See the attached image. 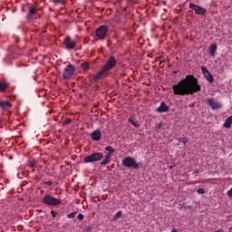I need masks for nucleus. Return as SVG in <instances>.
I'll return each instance as SVG.
<instances>
[{
	"mask_svg": "<svg viewBox=\"0 0 232 232\" xmlns=\"http://www.w3.org/2000/svg\"><path fill=\"white\" fill-rule=\"evenodd\" d=\"M44 184L45 186H53V182H52V181H45V182H44Z\"/></svg>",
	"mask_w": 232,
	"mask_h": 232,
	"instance_id": "obj_29",
	"label": "nucleus"
},
{
	"mask_svg": "<svg viewBox=\"0 0 232 232\" xmlns=\"http://www.w3.org/2000/svg\"><path fill=\"white\" fill-rule=\"evenodd\" d=\"M51 213H52V215H53V217H56V215H57V212H55V211H51Z\"/></svg>",
	"mask_w": 232,
	"mask_h": 232,
	"instance_id": "obj_35",
	"label": "nucleus"
},
{
	"mask_svg": "<svg viewBox=\"0 0 232 232\" xmlns=\"http://www.w3.org/2000/svg\"><path fill=\"white\" fill-rule=\"evenodd\" d=\"M189 8L194 9L195 14H197L198 15H204L206 14V8L200 5H197L195 4H189Z\"/></svg>",
	"mask_w": 232,
	"mask_h": 232,
	"instance_id": "obj_12",
	"label": "nucleus"
},
{
	"mask_svg": "<svg viewBox=\"0 0 232 232\" xmlns=\"http://www.w3.org/2000/svg\"><path fill=\"white\" fill-rule=\"evenodd\" d=\"M111 158V154H110V153H107V154L104 156V159H107L108 160H110Z\"/></svg>",
	"mask_w": 232,
	"mask_h": 232,
	"instance_id": "obj_32",
	"label": "nucleus"
},
{
	"mask_svg": "<svg viewBox=\"0 0 232 232\" xmlns=\"http://www.w3.org/2000/svg\"><path fill=\"white\" fill-rule=\"evenodd\" d=\"M27 19L29 21H34V19H39L41 15L39 14V9L35 6H31L27 13Z\"/></svg>",
	"mask_w": 232,
	"mask_h": 232,
	"instance_id": "obj_8",
	"label": "nucleus"
},
{
	"mask_svg": "<svg viewBox=\"0 0 232 232\" xmlns=\"http://www.w3.org/2000/svg\"><path fill=\"white\" fill-rule=\"evenodd\" d=\"M51 3H53V5H63L64 3V0H51Z\"/></svg>",
	"mask_w": 232,
	"mask_h": 232,
	"instance_id": "obj_24",
	"label": "nucleus"
},
{
	"mask_svg": "<svg viewBox=\"0 0 232 232\" xmlns=\"http://www.w3.org/2000/svg\"><path fill=\"white\" fill-rule=\"evenodd\" d=\"M105 150L108 151V153H109L110 155H113V153H115V150H114L113 148H111V146H107V147L105 148Z\"/></svg>",
	"mask_w": 232,
	"mask_h": 232,
	"instance_id": "obj_22",
	"label": "nucleus"
},
{
	"mask_svg": "<svg viewBox=\"0 0 232 232\" xmlns=\"http://www.w3.org/2000/svg\"><path fill=\"white\" fill-rule=\"evenodd\" d=\"M10 86V83H8L6 81H0V92H6V89H8Z\"/></svg>",
	"mask_w": 232,
	"mask_h": 232,
	"instance_id": "obj_16",
	"label": "nucleus"
},
{
	"mask_svg": "<svg viewBox=\"0 0 232 232\" xmlns=\"http://www.w3.org/2000/svg\"><path fill=\"white\" fill-rule=\"evenodd\" d=\"M171 232H178V231H177V229L174 228Z\"/></svg>",
	"mask_w": 232,
	"mask_h": 232,
	"instance_id": "obj_37",
	"label": "nucleus"
},
{
	"mask_svg": "<svg viewBox=\"0 0 232 232\" xmlns=\"http://www.w3.org/2000/svg\"><path fill=\"white\" fill-rule=\"evenodd\" d=\"M43 204L44 206H51L53 208H57V206H60L61 200L57 198H54L53 196L50 194H46L42 198Z\"/></svg>",
	"mask_w": 232,
	"mask_h": 232,
	"instance_id": "obj_2",
	"label": "nucleus"
},
{
	"mask_svg": "<svg viewBox=\"0 0 232 232\" xmlns=\"http://www.w3.org/2000/svg\"><path fill=\"white\" fill-rule=\"evenodd\" d=\"M201 72H202L206 81H208L210 83L214 82L215 79L213 78V75L211 74V72H209V70H208V68L206 66L201 67Z\"/></svg>",
	"mask_w": 232,
	"mask_h": 232,
	"instance_id": "obj_11",
	"label": "nucleus"
},
{
	"mask_svg": "<svg viewBox=\"0 0 232 232\" xmlns=\"http://www.w3.org/2000/svg\"><path fill=\"white\" fill-rule=\"evenodd\" d=\"M104 158V154L102 152H94L83 159V162L88 164L90 162H99V160H102Z\"/></svg>",
	"mask_w": 232,
	"mask_h": 232,
	"instance_id": "obj_5",
	"label": "nucleus"
},
{
	"mask_svg": "<svg viewBox=\"0 0 232 232\" xmlns=\"http://www.w3.org/2000/svg\"><path fill=\"white\" fill-rule=\"evenodd\" d=\"M63 44L67 50H73L77 46V42L72 40L70 36H66L63 40Z\"/></svg>",
	"mask_w": 232,
	"mask_h": 232,
	"instance_id": "obj_10",
	"label": "nucleus"
},
{
	"mask_svg": "<svg viewBox=\"0 0 232 232\" xmlns=\"http://www.w3.org/2000/svg\"><path fill=\"white\" fill-rule=\"evenodd\" d=\"M81 68H82L83 70H88L90 68V63L88 62H83L82 63H81Z\"/></svg>",
	"mask_w": 232,
	"mask_h": 232,
	"instance_id": "obj_23",
	"label": "nucleus"
},
{
	"mask_svg": "<svg viewBox=\"0 0 232 232\" xmlns=\"http://www.w3.org/2000/svg\"><path fill=\"white\" fill-rule=\"evenodd\" d=\"M208 53L211 55V57H215V53H217V44H212L209 46Z\"/></svg>",
	"mask_w": 232,
	"mask_h": 232,
	"instance_id": "obj_17",
	"label": "nucleus"
},
{
	"mask_svg": "<svg viewBox=\"0 0 232 232\" xmlns=\"http://www.w3.org/2000/svg\"><path fill=\"white\" fill-rule=\"evenodd\" d=\"M115 66H117V59H115L113 56H111L106 61L102 69L104 71H106V72L108 73V72H110L111 70H113V68H115Z\"/></svg>",
	"mask_w": 232,
	"mask_h": 232,
	"instance_id": "obj_7",
	"label": "nucleus"
},
{
	"mask_svg": "<svg viewBox=\"0 0 232 232\" xmlns=\"http://www.w3.org/2000/svg\"><path fill=\"white\" fill-rule=\"evenodd\" d=\"M162 128V123H157L156 130H160Z\"/></svg>",
	"mask_w": 232,
	"mask_h": 232,
	"instance_id": "obj_33",
	"label": "nucleus"
},
{
	"mask_svg": "<svg viewBox=\"0 0 232 232\" xmlns=\"http://www.w3.org/2000/svg\"><path fill=\"white\" fill-rule=\"evenodd\" d=\"M122 217V211H118L112 218V221L114 222L115 220H119Z\"/></svg>",
	"mask_w": 232,
	"mask_h": 232,
	"instance_id": "obj_21",
	"label": "nucleus"
},
{
	"mask_svg": "<svg viewBox=\"0 0 232 232\" xmlns=\"http://www.w3.org/2000/svg\"><path fill=\"white\" fill-rule=\"evenodd\" d=\"M0 108H2V110H8V108H12V103L8 101L0 102Z\"/></svg>",
	"mask_w": 232,
	"mask_h": 232,
	"instance_id": "obj_18",
	"label": "nucleus"
},
{
	"mask_svg": "<svg viewBox=\"0 0 232 232\" xmlns=\"http://www.w3.org/2000/svg\"><path fill=\"white\" fill-rule=\"evenodd\" d=\"M227 197L232 198V188L227 192Z\"/></svg>",
	"mask_w": 232,
	"mask_h": 232,
	"instance_id": "obj_30",
	"label": "nucleus"
},
{
	"mask_svg": "<svg viewBox=\"0 0 232 232\" xmlns=\"http://www.w3.org/2000/svg\"><path fill=\"white\" fill-rule=\"evenodd\" d=\"M179 141L182 142L184 144V146H186V144H188V140H186V138H179Z\"/></svg>",
	"mask_w": 232,
	"mask_h": 232,
	"instance_id": "obj_27",
	"label": "nucleus"
},
{
	"mask_svg": "<svg viewBox=\"0 0 232 232\" xmlns=\"http://www.w3.org/2000/svg\"><path fill=\"white\" fill-rule=\"evenodd\" d=\"M174 95H193L200 92L202 88L198 84V80L193 75H187L177 85L172 86Z\"/></svg>",
	"mask_w": 232,
	"mask_h": 232,
	"instance_id": "obj_1",
	"label": "nucleus"
},
{
	"mask_svg": "<svg viewBox=\"0 0 232 232\" xmlns=\"http://www.w3.org/2000/svg\"><path fill=\"white\" fill-rule=\"evenodd\" d=\"M75 75V65L69 64L63 69V81H70V78Z\"/></svg>",
	"mask_w": 232,
	"mask_h": 232,
	"instance_id": "obj_6",
	"label": "nucleus"
},
{
	"mask_svg": "<svg viewBox=\"0 0 232 232\" xmlns=\"http://www.w3.org/2000/svg\"><path fill=\"white\" fill-rule=\"evenodd\" d=\"M102 77H108V72L102 68V70L93 76L92 82H99Z\"/></svg>",
	"mask_w": 232,
	"mask_h": 232,
	"instance_id": "obj_13",
	"label": "nucleus"
},
{
	"mask_svg": "<svg viewBox=\"0 0 232 232\" xmlns=\"http://www.w3.org/2000/svg\"><path fill=\"white\" fill-rule=\"evenodd\" d=\"M198 193H199V195H204V193H206V190H204V188H198Z\"/></svg>",
	"mask_w": 232,
	"mask_h": 232,
	"instance_id": "obj_28",
	"label": "nucleus"
},
{
	"mask_svg": "<svg viewBox=\"0 0 232 232\" xmlns=\"http://www.w3.org/2000/svg\"><path fill=\"white\" fill-rule=\"evenodd\" d=\"M106 164H110V160L104 158V160L101 162L102 166H106Z\"/></svg>",
	"mask_w": 232,
	"mask_h": 232,
	"instance_id": "obj_25",
	"label": "nucleus"
},
{
	"mask_svg": "<svg viewBox=\"0 0 232 232\" xmlns=\"http://www.w3.org/2000/svg\"><path fill=\"white\" fill-rule=\"evenodd\" d=\"M121 164L122 166H124L125 168H133L134 169H139L140 163H137V161H135V158H131V157H126L121 160Z\"/></svg>",
	"mask_w": 232,
	"mask_h": 232,
	"instance_id": "obj_4",
	"label": "nucleus"
},
{
	"mask_svg": "<svg viewBox=\"0 0 232 232\" xmlns=\"http://www.w3.org/2000/svg\"><path fill=\"white\" fill-rule=\"evenodd\" d=\"M76 215H77V212H72L67 215V218H75Z\"/></svg>",
	"mask_w": 232,
	"mask_h": 232,
	"instance_id": "obj_26",
	"label": "nucleus"
},
{
	"mask_svg": "<svg viewBox=\"0 0 232 232\" xmlns=\"http://www.w3.org/2000/svg\"><path fill=\"white\" fill-rule=\"evenodd\" d=\"M129 122H130V124H132L134 128H140V123L139 122V121L135 120V118L133 117L129 118Z\"/></svg>",
	"mask_w": 232,
	"mask_h": 232,
	"instance_id": "obj_19",
	"label": "nucleus"
},
{
	"mask_svg": "<svg viewBox=\"0 0 232 232\" xmlns=\"http://www.w3.org/2000/svg\"><path fill=\"white\" fill-rule=\"evenodd\" d=\"M92 140L99 141L102 139V131L100 129L95 130L91 133Z\"/></svg>",
	"mask_w": 232,
	"mask_h": 232,
	"instance_id": "obj_14",
	"label": "nucleus"
},
{
	"mask_svg": "<svg viewBox=\"0 0 232 232\" xmlns=\"http://www.w3.org/2000/svg\"><path fill=\"white\" fill-rule=\"evenodd\" d=\"M108 32H110L108 25H101L95 29L94 35L98 41H104L108 37Z\"/></svg>",
	"mask_w": 232,
	"mask_h": 232,
	"instance_id": "obj_3",
	"label": "nucleus"
},
{
	"mask_svg": "<svg viewBox=\"0 0 232 232\" xmlns=\"http://www.w3.org/2000/svg\"><path fill=\"white\" fill-rule=\"evenodd\" d=\"M231 124H232V115L229 116L226 121L225 123L223 124L224 128H231Z\"/></svg>",
	"mask_w": 232,
	"mask_h": 232,
	"instance_id": "obj_20",
	"label": "nucleus"
},
{
	"mask_svg": "<svg viewBox=\"0 0 232 232\" xmlns=\"http://www.w3.org/2000/svg\"><path fill=\"white\" fill-rule=\"evenodd\" d=\"M158 113H165L166 111H169V107L167 106L166 102H161L159 108L156 109Z\"/></svg>",
	"mask_w": 232,
	"mask_h": 232,
	"instance_id": "obj_15",
	"label": "nucleus"
},
{
	"mask_svg": "<svg viewBox=\"0 0 232 232\" xmlns=\"http://www.w3.org/2000/svg\"><path fill=\"white\" fill-rule=\"evenodd\" d=\"M205 102L211 110H220V108H222V103L217 102L214 98L206 99Z\"/></svg>",
	"mask_w": 232,
	"mask_h": 232,
	"instance_id": "obj_9",
	"label": "nucleus"
},
{
	"mask_svg": "<svg viewBox=\"0 0 232 232\" xmlns=\"http://www.w3.org/2000/svg\"><path fill=\"white\" fill-rule=\"evenodd\" d=\"M186 209H191V206L185 207Z\"/></svg>",
	"mask_w": 232,
	"mask_h": 232,
	"instance_id": "obj_36",
	"label": "nucleus"
},
{
	"mask_svg": "<svg viewBox=\"0 0 232 232\" xmlns=\"http://www.w3.org/2000/svg\"><path fill=\"white\" fill-rule=\"evenodd\" d=\"M83 218H84V215H82V214L78 215V219L79 220H82Z\"/></svg>",
	"mask_w": 232,
	"mask_h": 232,
	"instance_id": "obj_34",
	"label": "nucleus"
},
{
	"mask_svg": "<svg viewBox=\"0 0 232 232\" xmlns=\"http://www.w3.org/2000/svg\"><path fill=\"white\" fill-rule=\"evenodd\" d=\"M65 124H72V119L67 118V119L65 120Z\"/></svg>",
	"mask_w": 232,
	"mask_h": 232,
	"instance_id": "obj_31",
	"label": "nucleus"
},
{
	"mask_svg": "<svg viewBox=\"0 0 232 232\" xmlns=\"http://www.w3.org/2000/svg\"><path fill=\"white\" fill-rule=\"evenodd\" d=\"M31 168H34V163L31 164Z\"/></svg>",
	"mask_w": 232,
	"mask_h": 232,
	"instance_id": "obj_38",
	"label": "nucleus"
}]
</instances>
